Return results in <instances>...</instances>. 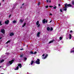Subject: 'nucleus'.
<instances>
[{
  "label": "nucleus",
  "instance_id": "obj_4",
  "mask_svg": "<svg viewBox=\"0 0 74 74\" xmlns=\"http://www.w3.org/2000/svg\"><path fill=\"white\" fill-rule=\"evenodd\" d=\"M14 62V60H12L11 61H9V63L10 64V65H11V64H12V63Z\"/></svg>",
  "mask_w": 74,
  "mask_h": 74
},
{
  "label": "nucleus",
  "instance_id": "obj_29",
  "mask_svg": "<svg viewBox=\"0 0 74 74\" xmlns=\"http://www.w3.org/2000/svg\"><path fill=\"white\" fill-rule=\"evenodd\" d=\"M3 24H1V21H0V26H1Z\"/></svg>",
  "mask_w": 74,
  "mask_h": 74
},
{
  "label": "nucleus",
  "instance_id": "obj_40",
  "mask_svg": "<svg viewBox=\"0 0 74 74\" xmlns=\"http://www.w3.org/2000/svg\"><path fill=\"white\" fill-rule=\"evenodd\" d=\"M58 6L59 7H60V4H58Z\"/></svg>",
  "mask_w": 74,
  "mask_h": 74
},
{
  "label": "nucleus",
  "instance_id": "obj_52",
  "mask_svg": "<svg viewBox=\"0 0 74 74\" xmlns=\"http://www.w3.org/2000/svg\"><path fill=\"white\" fill-rule=\"evenodd\" d=\"M4 1V0H3V1Z\"/></svg>",
  "mask_w": 74,
  "mask_h": 74
},
{
  "label": "nucleus",
  "instance_id": "obj_41",
  "mask_svg": "<svg viewBox=\"0 0 74 74\" xmlns=\"http://www.w3.org/2000/svg\"><path fill=\"white\" fill-rule=\"evenodd\" d=\"M47 22H48V21H47V20H46V22H45L46 23H47Z\"/></svg>",
  "mask_w": 74,
  "mask_h": 74
},
{
  "label": "nucleus",
  "instance_id": "obj_48",
  "mask_svg": "<svg viewBox=\"0 0 74 74\" xmlns=\"http://www.w3.org/2000/svg\"><path fill=\"white\" fill-rule=\"evenodd\" d=\"M1 38H2L0 37V40H1Z\"/></svg>",
  "mask_w": 74,
  "mask_h": 74
},
{
  "label": "nucleus",
  "instance_id": "obj_34",
  "mask_svg": "<svg viewBox=\"0 0 74 74\" xmlns=\"http://www.w3.org/2000/svg\"><path fill=\"white\" fill-rule=\"evenodd\" d=\"M53 8L54 9H56V6H55V7H54Z\"/></svg>",
  "mask_w": 74,
  "mask_h": 74
},
{
  "label": "nucleus",
  "instance_id": "obj_12",
  "mask_svg": "<svg viewBox=\"0 0 74 74\" xmlns=\"http://www.w3.org/2000/svg\"><path fill=\"white\" fill-rule=\"evenodd\" d=\"M34 63H35L34 62V61L32 60L31 61V65H32V64H33Z\"/></svg>",
  "mask_w": 74,
  "mask_h": 74
},
{
  "label": "nucleus",
  "instance_id": "obj_45",
  "mask_svg": "<svg viewBox=\"0 0 74 74\" xmlns=\"http://www.w3.org/2000/svg\"><path fill=\"white\" fill-rule=\"evenodd\" d=\"M20 8H21V9L22 8V7L21 6V7H20Z\"/></svg>",
  "mask_w": 74,
  "mask_h": 74
},
{
  "label": "nucleus",
  "instance_id": "obj_39",
  "mask_svg": "<svg viewBox=\"0 0 74 74\" xmlns=\"http://www.w3.org/2000/svg\"><path fill=\"white\" fill-rule=\"evenodd\" d=\"M11 14H10L9 16V18H10L11 17Z\"/></svg>",
  "mask_w": 74,
  "mask_h": 74
},
{
  "label": "nucleus",
  "instance_id": "obj_5",
  "mask_svg": "<svg viewBox=\"0 0 74 74\" xmlns=\"http://www.w3.org/2000/svg\"><path fill=\"white\" fill-rule=\"evenodd\" d=\"M64 5H65V8H64V11H67V7L66 5H65L64 4Z\"/></svg>",
  "mask_w": 74,
  "mask_h": 74
},
{
  "label": "nucleus",
  "instance_id": "obj_2",
  "mask_svg": "<svg viewBox=\"0 0 74 74\" xmlns=\"http://www.w3.org/2000/svg\"><path fill=\"white\" fill-rule=\"evenodd\" d=\"M65 4L66 5V7H72V5L70 4H68L67 3H66V4Z\"/></svg>",
  "mask_w": 74,
  "mask_h": 74
},
{
  "label": "nucleus",
  "instance_id": "obj_6",
  "mask_svg": "<svg viewBox=\"0 0 74 74\" xmlns=\"http://www.w3.org/2000/svg\"><path fill=\"white\" fill-rule=\"evenodd\" d=\"M9 20H7V21H5V24H6V25H8V23H9Z\"/></svg>",
  "mask_w": 74,
  "mask_h": 74
},
{
  "label": "nucleus",
  "instance_id": "obj_19",
  "mask_svg": "<svg viewBox=\"0 0 74 74\" xmlns=\"http://www.w3.org/2000/svg\"><path fill=\"white\" fill-rule=\"evenodd\" d=\"M12 23H16V21L15 20H14L12 21Z\"/></svg>",
  "mask_w": 74,
  "mask_h": 74
},
{
  "label": "nucleus",
  "instance_id": "obj_9",
  "mask_svg": "<svg viewBox=\"0 0 74 74\" xmlns=\"http://www.w3.org/2000/svg\"><path fill=\"white\" fill-rule=\"evenodd\" d=\"M48 54H47L46 55H45V57L44 58V59H46L47 58V56H48Z\"/></svg>",
  "mask_w": 74,
  "mask_h": 74
},
{
  "label": "nucleus",
  "instance_id": "obj_23",
  "mask_svg": "<svg viewBox=\"0 0 74 74\" xmlns=\"http://www.w3.org/2000/svg\"><path fill=\"white\" fill-rule=\"evenodd\" d=\"M4 62V60H2L1 61L0 63H3V62Z\"/></svg>",
  "mask_w": 74,
  "mask_h": 74
},
{
  "label": "nucleus",
  "instance_id": "obj_31",
  "mask_svg": "<svg viewBox=\"0 0 74 74\" xmlns=\"http://www.w3.org/2000/svg\"><path fill=\"white\" fill-rule=\"evenodd\" d=\"M45 7L46 8H48V5L46 6H45Z\"/></svg>",
  "mask_w": 74,
  "mask_h": 74
},
{
  "label": "nucleus",
  "instance_id": "obj_47",
  "mask_svg": "<svg viewBox=\"0 0 74 74\" xmlns=\"http://www.w3.org/2000/svg\"><path fill=\"white\" fill-rule=\"evenodd\" d=\"M51 22H52V20H51V21H50L49 23H51Z\"/></svg>",
  "mask_w": 74,
  "mask_h": 74
},
{
  "label": "nucleus",
  "instance_id": "obj_8",
  "mask_svg": "<svg viewBox=\"0 0 74 74\" xmlns=\"http://www.w3.org/2000/svg\"><path fill=\"white\" fill-rule=\"evenodd\" d=\"M40 32H38L37 34V36L39 37L40 36Z\"/></svg>",
  "mask_w": 74,
  "mask_h": 74
},
{
  "label": "nucleus",
  "instance_id": "obj_38",
  "mask_svg": "<svg viewBox=\"0 0 74 74\" xmlns=\"http://www.w3.org/2000/svg\"><path fill=\"white\" fill-rule=\"evenodd\" d=\"M46 1L47 2V3H48V2H49V1L48 0H47Z\"/></svg>",
  "mask_w": 74,
  "mask_h": 74
},
{
  "label": "nucleus",
  "instance_id": "obj_44",
  "mask_svg": "<svg viewBox=\"0 0 74 74\" xmlns=\"http://www.w3.org/2000/svg\"><path fill=\"white\" fill-rule=\"evenodd\" d=\"M50 15H52V14L51 13V14H50Z\"/></svg>",
  "mask_w": 74,
  "mask_h": 74
},
{
  "label": "nucleus",
  "instance_id": "obj_46",
  "mask_svg": "<svg viewBox=\"0 0 74 74\" xmlns=\"http://www.w3.org/2000/svg\"><path fill=\"white\" fill-rule=\"evenodd\" d=\"M71 32H73V31L72 30L70 31V32L71 33Z\"/></svg>",
  "mask_w": 74,
  "mask_h": 74
},
{
  "label": "nucleus",
  "instance_id": "obj_27",
  "mask_svg": "<svg viewBox=\"0 0 74 74\" xmlns=\"http://www.w3.org/2000/svg\"><path fill=\"white\" fill-rule=\"evenodd\" d=\"M62 37H60V40H62Z\"/></svg>",
  "mask_w": 74,
  "mask_h": 74
},
{
  "label": "nucleus",
  "instance_id": "obj_53",
  "mask_svg": "<svg viewBox=\"0 0 74 74\" xmlns=\"http://www.w3.org/2000/svg\"><path fill=\"white\" fill-rule=\"evenodd\" d=\"M1 74H4V73H1Z\"/></svg>",
  "mask_w": 74,
  "mask_h": 74
},
{
  "label": "nucleus",
  "instance_id": "obj_18",
  "mask_svg": "<svg viewBox=\"0 0 74 74\" xmlns=\"http://www.w3.org/2000/svg\"><path fill=\"white\" fill-rule=\"evenodd\" d=\"M11 42V41L10 40H9L6 43V44H8V43H10Z\"/></svg>",
  "mask_w": 74,
  "mask_h": 74
},
{
  "label": "nucleus",
  "instance_id": "obj_1",
  "mask_svg": "<svg viewBox=\"0 0 74 74\" xmlns=\"http://www.w3.org/2000/svg\"><path fill=\"white\" fill-rule=\"evenodd\" d=\"M40 60L39 59H37V60H36L35 61V62H34V63H36V64H40Z\"/></svg>",
  "mask_w": 74,
  "mask_h": 74
},
{
  "label": "nucleus",
  "instance_id": "obj_28",
  "mask_svg": "<svg viewBox=\"0 0 74 74\" xmlns=\"http://www.w3.org/2000/svg\"><path fill=\"white\" fill-rule=\"evenodd\" d=\"M60 12H63V11H62V9H60Z\"/></svg>",
  "mask_w": 74,
  "mask_h": 74
},
{
  "label": "nucleus",
  "instance_id": "obj_26",
  "mask_svg": "<svg viewBox=\"0 0 74 74\" xmlns=\"http://www.w3.org/2000/svg\"><path fill=\"white\" fill-rule=\"evenodd\" d=\"M40 4H41V3L40 2H38V5L39 6V5H40Z\"/></svg>",
  "mask_w": 74,
  "mask_h": 74
},
{
  "label": "nucleus",
  "instance_id": "obj_20",
  "mask_svg": "<svg viewBox=\"0 0 74 74\" xmlns=\"http://www.w3.org/2000/svg\"><path fill=\"white\" fill-rule=\"evenodd\" d=\"M53 42V40H52L49 42V44H51Z\"/></svg>",
  "mask_w": 74,
  "mask_h": 74
},
{
  "label": "nucleus",
  "instance_id": "obj_54",
  "mask_svg": "<svg viewBox=\"0 0 74 74\" xmlns=\"http://www.w3.org/2000/svg\"><path fill=\"white\" fill-rule=\"evenodd\" d=\"M27 47H28V46H27Z\"/></svg>",
  "mask_w": 74,
  "mask_h": 74
},
{
  "label": "nucleus",
  "instance_id": "obj_3",
  "mask_svg": "<svg viewBox=\"0 0 74 74\" xmlns=\"http://www.w3.org/2000/svg\"><path fill=\"white\" fill-rule=\"evenodd\" d=\"M1 32L3 34H4L5 33V30H4V29H1Z\"/></svg>",
  "mask_w": 74,
  "mask_h": 74
},
{
  "label": "nucleus",
  "instance_id": "obj_30",
  "mask_svg": "<svg viewBox=\"0 0 74 74\" xmlns=\"http://www.w3.org/2000/svg\"><path fill=\"white\" fill-rule=\"evenodd\" d=\"M38 25V27H39L41 26V25H40V24H39V25Z\"/></svg>",
  "mask_w": 74,
  "mask_h": 74
},
{
  "label": "nucleus",
  "instance_id": "obj_43",
  "mask_svg": "<svg viewBox=\"0 0 74 74\" xmlns=\"http://www.w3.org/2000/svg\"><path fill=\"white\" fill-rule=\"evenodd\" d=\"M23 50V49H20V50H21V51H22V50Z\"/></svg>",
  "mask_w": 74,
  "mask_h": 74
},
{
  "label": "nucleus",
  "instance_id": "obj_51",
  "mask_svg": "<svg viewBox=\"0 0 74 74\" xmlns=\"http://www.w3.org/2000/svg\"><path fill=\"white\" fill-rule=\"evenodd\" d=\"M1 66H0V68H1Z\"/></svg>",
  "mask_w": 74,
  "mask_h": 74
},
{
  "label": "nucleus",
  "instance_id": "obj_7",
  "mask_svg": "<svg viewBox=\"0 0 74 74\" xmlns=\"http://www.w3.org/2000/svg\"><path fill=\"white\" fill-rule=\"evenodd\" d=\"M14 35V34L13 33V32H11L10 34V36H12Z\"/></svg>",
  "mask_w": 74,
  "mask_h": 74
},
{
  "label": "nucleus",
  "instance_id": "obj_17",
  "mask_svg": "<svg viewBox=\"0 0 74 74\" xmlns=\"http://www.w3.org/2000/svg\"><path fill=\"white\" fill-rule=\"evenodd\" d=\"M26 23H24V24L22 26L23 27L25 26V25H26Z\"/></svg>",
  "mask_w": 74,
  "mask_h": 74
},
{
  "label": "nucleus",
  "instance_id": "obj_13",
  "mask_svg": "<svg viewBox=\"0 0 74 74\" xmlns=\"http://www.w3.org/2000/svg\"><path fill=\"white\" fill-rule=\"evenodd\" d=\"M47 30L48 31H49V30H50V28L49 27H47Z\"/></svg>",
  "mask_w": 74,
  "mask_h": 74
},
{
  "label": "nucleus",
  "instance_id": "obj_21",
  "mask_svg": "<svg viewBox=\"0 0 74 74\" xmlns=\"http://www.w3.org/2000/svg\"><path fill=\"white\" fill-rule=\"evenodd\" d=\"M18 69H19V66H17L16 67V69H15V70H18Z\"/></svg>",
  "mask_w": 74,
  "mask_h": 74
},
{
  "label": "nucleus",
  "instance_id": "obj_25",
  "mask_svg": "<svg viewBox=\"0 0 74 74\" xmlns=\"http://www.w3.org/2000/svg\"><path fill=\"white\" fill-rule=\"evenodd\" d=\"M52 30H53V28L51 27L50 28V31H52Z\"/></svg>",
  "mask_w": 74,
  "mask_h": 74
},
{
  "label": "nucleus",
  "instance_id": "obj_49",
  "mask_svg": "<svg viewBox=\"0 0 74 74\" xmlns=\"http://www.w3.org/2000/svg\"><path fill=\"white\" fill-rule=\"evenodd\" d=\"M49 3H51V0L49 1Z\"/></svg>",
  "mask_w": 74,
  "mask_h": 74
},
{
  "label": "nucleus",
  "instance_id": "obj_14",
  "mask_svg": "<svg viewBox=\"0 0 74 74\" xmlns=\"http://www.w3.org/2000/svg\"><path fill=\"white\" fill-rule=\"evenodd\" d=\"M20 22L21 23H23V21L21 19L20 20Z\"/></svg>",
  "mask_w": 74,
  "mask_h": 74
},
{
  "label": "nucleus",
  "instance_id": "obj_50",
  "mask_svg": "<svg viewBox=\"0 0 74 74\" xmlns=\"http://www.w3.org/2000/svg\"><path fill=\"white\" fill-rule=\"evenodd\" d=\"M1 3H0V6H1Z\"/></svg>",
  "mask_w": 74,
  "mask_h": 74
},
{
  "label": "nucleus",
  "instance_id": "obj_33",
  "mask_svg": "<svg viewBox=\"0 0 74 74\" xmlns=\"http://www.w3.org/2000/svg\"><path fill=\"white\" fill-rule=\"evenodd\" d=\"M49 7H50V8H51V7H53V6H51V5H50L49 6Z\"/></svg>",
  "mask_w": 74,
  "mask_h": 74
},
{
  "label": "nucleus",
  "instance_id": "obj_15",
  "mask_svg": "<svg viewBox=\"0 0 74 74\" xmlns=\"http://www.w3.org/2000/svg\"><path fill=\"white\" fill-rule=\"evenodd\" d=\"M69 39L70 40L71 39V35L70 34H69Z\"/></svg>",
  "mask_w": 74,
  "mask_h": 74
},
{
  "label": "nucleus",
  "instance_id": "obj_22",
  "mask_svg": "<svg viewBox=\"0 0 74 74\" xmlns=\"http://www.w3.org/2000/svg\"><path fill=\"white\" fill-rule=\"evenodd\" d=\"M30 53L31 54H32V55H33V54H34V53H33V51H31L30 52Z\"/></svg>",
  "mask_w": 74,
  "mask_h": 74
},
{
  "label": "nucleus",
  "instance_id": "obj_16",
  "mask_svg": "<svg viewBox=\"0 0 74 74\" xmlns=\"http://www.w3.org/2000/svg\"><path fill=\"white\" fill-rule=\"evenodd\" d=\"M38 24H39V21H37L36 23V25H38Z\"/></svg>",
  "mask_w": 74,
  "mask_h": 74
},
{
  "label": "nucleus",
  "instance_id": "obj_37",
  "mask_svg": "<svg viewBox=\"0 0 74 74\" xmlns=\"http://www.w3.org/2000/svg\"><path fill=\"white\" fill-rule=\"evenodd\" d=\"M45 56V54H43L42 55V56Z\"/></svg>",
  "mask_w": 74,
  "mask_h": 74
},
{
  "label": "nucleus",
  "instance_id": "obj_11",
  "mask_svg": "<svg viewBox=\"0 0 74 74\" xmlns=\"http://www.w3.org/2000/svg\"><path fill=\"white\" fill-rule=\"evenodd\" d=\"M18 66L20 67V68H21V67H22V64H19L18 65Z\"/></svg>",
  "mask_w": 74,
  "mask_h": 74
},
{
  "label": "nucleus",
  "instance_id": "obj_24",
  "mask_svg": "<svg viewBox=\"0 0 74 74\" xmlns=\"http://www.w3.org/2000/svg\"><path fill=\"white\" fill-rule=\"evenodd\" d=\"M72 4L73 5H74V1H72Z\"/></svg>",
  "mask_w": 74,
  "mask_h": 74
},
{
  "label": "nucleus",
  "instance_id": "obj_32",
  "mask_svg": "<svg viewBox=\"0 0 74 74\" xmlns=\"http://www.w3.org/2000/svg\"><path fill=\"white\" fill-rule=\"evenodd\" d=\"M24 60H27V58H24Z\"/></svg>",
  "mask_w": 74,
  "mask_h": 74
},
{
  "label": "nucleus",
  "instance_id": "obj_36",
  "mask_svg": "<svg viewBox=\"0 0 74 74\" xmlns=\"http://www.w3.org/2000/svg\"><path fill=\"white\" fill-rule=\"evenodd\" d=\"M23 55H21L20 56L21 57V58H22V57H23Z\"/></svg>",
  "mask_w": 74,
  "mask_h": 74
},
{
  "label": "nucleus",
  "instance_id": "obj_10",
  "mask_svg": "<svg viewBox=\"0 0 74 74\" xmlns=\"http://www.w3.org/2000/svg\"><path fill=\"white\" fill-rule=\"evenodd\" d=\"M46 20L45 19H44L43 21H42V22L43 23H45V22H46Z\"/></svg>",
  "mask_w": 74,
  "mask_h": 74
},
{
  "label": "nucleus",
  "instance_id": "obj_55",
  "mask_svg": "<svg viewBox=\"0 0 74 74\" xmlns=\"http://www.w3.org/2000/svg\"><path fill=\"white\" fill-rule=\"evenodd\" d=\"M29 65H30V64H29Z\"/></svg>",
  "mask_w": 74,
  "mask_h": 74
},
{
  "label": "nucleus",
  "instance_id": "obj_35",
  "mask_svg": "<svg viewBox=\"0 0 74 74\" xmlns=\"http://www.w3.org/2000/svg\"><path fill=\"white\" fill-rule=\"evenodd\" d=\"M37 53V51H35L34 53V54H36Z\"/></svg>",
  "mask_w": 74,
  "mask_h": 74
},
{
  "label": "nucleus",
  "instance_id": "obj_42",
  "mask_svg": "<svg viewBox=\"0 0 74 74\" xmlns=\"http://www.w3.org/2000/svg\"><path fill=\"white\" fill-rule=\"evenodd\" d=\"M24 4H25L24 3H23L22 4V5H24Z\"/></svg>",
  "mask_w": 74,
  "mask_h": 74
}]
</instances>
